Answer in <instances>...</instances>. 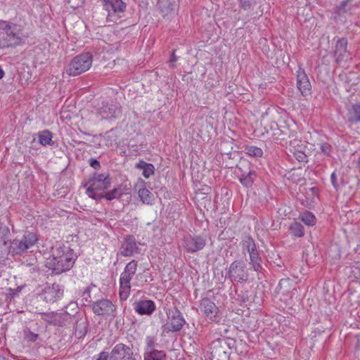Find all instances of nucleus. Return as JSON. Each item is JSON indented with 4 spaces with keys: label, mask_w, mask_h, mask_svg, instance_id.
Wrapping results in <instances>:
<instances>
[{
    "label": "nucleus",
    "mask_w": 360,
    "mask_h": 360,
    "mask_svg": "<svg viewBox=\"0 0 360 360\" xmlns=\"http://www.w3.org/2000/svg\"><path fill=\"white\" fill-rule=\"evenodd\" d=\"M27 38L22 25L0 20V50L23 45Z\"/></svg>",
    "instance_id": "obj_1"
},
{
    "label": "nucleus",
    "mask_w": 360,
    "mask_h": 360,
    "mask_svg": "<svg viewBox=\"0 0 360 360\" xmlns=\"http://www.w3.org/2000/svg\"><path fill=\"white\" fill-rule=\"evenodd\" d=\"M77 259V256L69 247L59 245L52 248L51 256L47 259L46 266L52 273L58 275L70 270Z\"/></svg>",
    "instance_id": "obj_2"
},
{
    "label": "nucleus",
    "mask_w": 360,
    "mask_h": 360,
    "mask_svg": "<svg viewBox=\"0 0 360 360\" xmlns=\"http://www.w3.org/2000/svg\"><path fill=\"white\" fill-rule=\"evenodd\" d=\"M37 240L38 238L35 233L27 232L24 234L22 239L13 240L10 243L9 246H7V243L4 241L2 245L4 249L2 250L3 247L0 245V252L2 257H4L6 254L7 255L10 254L11 255H21L32 248Z\"/></svg>",
    "instance_id": "obj_3"
},
{
    "label": "nucleus",
    "mask_w": 360,
    "mask_h": 360,
    "mask_svg": "<svg viewBox=\"0 0 360 360\" xmlns=\"http://www.w3.org/2000/svg\"><path fill=\"white\" fill-rule=\"evenodd\" d=\"M138 267L137 261L133 259L125 266L120 277V298L127 300L131 292V281Z\"/></svg>",
    "instance_id": "obj_4"
},
{
    "label": "nucleus",
    "mask_w": 360,
    "mask_h": 360,
    "mask_svg": "<svg viewBox=\"0 0 360 360\" xmlns=\"http://www.w3.org/2000/svg\"><path fill=\"white\" fill-rule=\"evenodd\" d=\"M92 55L83 53L74 57L70 61L66 72L70 76H77L87 71L92 64Z\"/></svg>",
    "instance_id": "obj_5"
},
{
    "label": "nucleus",
    "mask_w": 360,
    "mask_h": 360,
    "mask_svg": "<svg viewBox=\"0 0 360 360\" xmlns=\"http://www.w3.org/2000/svg\"><path fill=\"white\" fill-rule=\"evenodd\" d=\"M103 9L108 13L106 20L116 22L124 17L127 4L122 0H100Z\"/></svg>",
    "instance_id": "obj_6"
},
{
    "label": "nucleus",
    "mask_w": 360,
    "mask_h": 360,
    "mask_svg": "<svg viewBox=\"0 0 360 360\" xmlns=\"http://www.w3.org/2000/svg\"><path fill=\"white\" fill-rule=\"evenodd\" d=\"M226 278L231 282L246 283L249 273L245 262L241 259L233 261L227 269Z\"/></svg>",
    "instance_id": "obj_7"
},
{
    "label": "nucleus",
    "mask_w": 360,
    "mask_h": 360,
    "mask_svg": "<svg viewBox=\"0 0 360 360\" xmlns=\"http://www.w3.org/2000/svg\"><path fill=\"white\" fill-rule=\"evenodd\" d=\"M167 321L162 325V330L163 333H169L180 331L186 323L181 312L174 308L167 312Z\"/></svg>",
    "instance_id": "obj_8"
},
{
    "label": "nucleus",
    "mask_w": 360,
    "mask_h": 360,
    "mask_svg": "<svg viewBox=\"0 0 360 360\" xmlns=\"http://www.w3.org/2000/svg\"><path fill=\"white\" fill-rule=\"evenodd\" d=\"M64 293V287L59 283H54L47 285L40 294L41 298L47 303H54L60 300Z\"/></svg>",
    "instance_id": "obj_9"
},
{
    "label": "nucleus",
    "mask_w": 360,
    "mask_h": 360,
    "mask_svg": "<svg viewBox=\"0 0 360 360\" xmlns=\"http://www.w3.org/2000/svg\"><path fill=\"white\" fill-rule=\"evenodd\" d=\"M111 179L108 172L97 173L94 172L89 179L87 187L98 191H105L108 189L111 186Z\"/></svg>",
    "instance_id": "obj_10"
},
{
    "label": "nucleus",
    "mask_w": 360,
    "mask_h": 360,
    "mask_svg": "<svg viewBox=\"0 0 360 360\" xmlns=\"http://www.w3.org/2000/svg\"><path fill=\"white\" fill-rule=\"evenodd\" d=\"M98 114L101 119L112 120L118 118L122 115L121 105L116 101L103 103L102 106L98 110Z\"/></svg>",
    "instance_id": "obj_11"
},
{
    "label": "nucleus",
    "mask_w": 360,
    "mask_h": 360,
    "mask_svg": "<svg viewBox=\"0 0 360 360\" xmlns=\"http://www.w3.org/2000/svg\"><path fill=\"white\" fill-rule=\"evenodd\" d=\"M133 348L123 344L115 345L111 350L110 360H136Z\"/></svg>",
    "instance_id": "obj_12"
},
{
    "label": "nucleus",
    "mask_w": 360,
    "mask_h": 360,
    "mask_svg": "<svg viewBox=\"0 0 360 360\" xmlns=\"http://www.w3.org/2000/svg\"><path fill=\"white\" fill-rule=\"evenodd\" d=\"M141 249L138 247L135 237L127 235L124 237L120 248V255L124 257H131L134 254H139Z\"/></svg>",
    "instance_id": "obj_13"
},
{
    "label": "nucleus",
    "mask_w": 360,
    "mask_h": 360,
    "mask_svg": "<svg viewBox=\"0 0 360 360\" xmlns=\"http://www.w3.org/2000/svg\"><path fill=\"white\" fill-rule=\"evenodd\" d=\"M240 171L239 181L245 187L250 188L252 186L257 177L256 172L250 169V164L246 163V167L243 164L237 166Z\"/></svg>",
    "instance_id": "obj_14"
},
{
    "label": "nucleus",
    "mask_w": 360,
    "mask_h": 360,
    "mask_svg": "<svg viewBox=\"0 0 360 360\" xmlns=\"http://www.w3.org/2000/svg\"><path fill=\"white\" fill-rule=\"evenodd\" d=\"M206 240L200 236H188L184 238V248L186 252L194 253L204 248Z\"/></svg>",
    "instance_id": "obj_15"
},
{
    "label": "nucleus",
    "mask_w": 360,
    "mask_h": 360,
    "mask_svg": "<svg viewBox=\"0 0 360 360\" xmlns=\"http://www.w3.org/2000/svg\"><path fill=\"white\" fill-rule=\"evenodd\" d=\"M199 308L201 312L211 321L216 322L219 321L218 316L217 315L218 313V307L210 298H202L200 302Z\"/></svg>",
    "instance_id": "obj_16"
},
{
    "label": "nucleus",
    "mask_w": 360,
    "mask_h": 360,
    "mask_svg": "<svg viewBox=\"0 0 360 360\" xmlns=\"http://www.w3.org/2000/svg\"><path fill=\"white\" fill-rule=\"evenodd\" d=\"M115 309V306L109 300H100L92 304V310L98 316L109 315L114 312Z\"/></svg>",
    "instance_id": "obj_17"
},
{
    "label": "nucleus",
    "mask_w": 360,
    "mask_h": 360,
    "mask_svg": "<svg viewBox=\"0 0 360 360\" xmlns=\"http://www.w3.org/2000/svg\"><path fill=\"white\" fill-rule=\"evenodd\" d=\"M297 86L302 96H306L311 94V83L304 70L301 67H299L297 71Z\"/></svg>",
    "instance_id": "obj_18"
},
{
    "label": "nucleus",
    "mask_w": 360,
    "mask_h": 360,
    "mask_svg": "<svg viewBox=\"0 0 360 360\" xmlns=\"http://www.w3.org/2000/svg\"><path fill=\"white\" fill-rule=\"evenodd\" d=\"M134 311L139 315H151L155 310V304L150 300H141L133 304Z\"/></svg>",
    "instance_id": "obj_19"
},
{
    "label": "nucleus",
    "mask_w": 360,
    "mask_h": 360,
    "mask_svg": "<svg viewBox=\"0 0 360 360\" xmlns=\"http://www.w3.org/2000/svg\"><path fill=\"white\" fill-rule=\"evenodd\" d=\"M288 132L289 129L287 127H284L283 129H281L276 123H272L271 124L270 131H267L273 141L280 144H283V142L286 141ZM285 143H287V141H285Z\"/></svg>",
    "instance_id": "obj_20"
},
{
    "label": "nucleus",
    "mask_w": 360,
    "mask_h": 360,
    "mask_svg": "<svg viewBox=\"0 0 360 360\" xmlns=\"http://www.w3.org/2000/svg\"><path fill=\"white\" fill-rule=\"evenodd\" d=\"M347 52V39L345 37L339 39L335 44L334 56L337 63H340L345 58Z\"/></svg>",
    "instance_id": "obj_21"
},
{
    "label": "nucleus",
    "mask_w": 360,
    "mask_h": 360,
    "mask_svg": "<svg viewBox=\"0 0 360 360\" xmlns=\"http://www.w3.org/2000/svg\"><path fill=\"white\" fill-rule=\"evenodd\" d=\"M73 319V316L70 314L67 311H63L60 313L56 312L54 326L58 327H64L69 326L72 323Z\"/></svg>",
    "instance_id": "obj_22"
},
{
    "label": "nucleus",
    "mask_w": 360,
    "mask_h": 360,
    "mask_svg": "<svg viewBox=\"0 0 360 360\" xmlns=\"http://www.w3.org/2000/svg\"><path fill=\"white\" fill-rule=\"evenodd\" d=\"M126 186L123 184H119L113 189L105 191L106 200L111 201L115 199L120 198L124 194L126 193Z\"/></svg>",
    "instance_id": "obj_23"
},
{
    "label": "nucleus",
    "mask_w": 360,
    "mask_h": 360,
    "mask_svg": "<svg viewBox=\"0 0 360 360\" xmlns=\"http://www.w3.org/2000/svg\"><path fill=\"white\" fill-rule=\"evenodd\" d=\"M135 167L143 170V176L146 179H148L155 172L154 165L151 163H147L143 160H139V162L136 164Z\"/></svg>",
    "instance_id": "obj_24"
},
{
    "label": "nucleus",
    "mask_w": 360,
    "mask_h": 360,
    "mask_svg": "<svg viewBox=\"0 0 360 360\" xmlns=\"http://www.w3.org/2000/svg\"><path fill=\"white\" fill-rule=\"evenodd\" d=\"M161 11L165 15L175 11L178 7V0H160Z\"/></svg>",
    "instance_id": "obj_25"
},
{
    "label": "nucleus",
    "mask_w": 360,
    "mask_h": 360,
    "mask_svg": "<svg viewBox=\"0 0 360 360\" xmlns=\"http://www.w3.org/2000/svg\"><path fill=\"white\" fill-rule=\"evenodd\" d=\"M243 249L247 250L249 255L258 251L253 238L250 236H245L241 242Z\"/></svg>",
    "instance_id": "obj_26"
},
{
    "label": "nucleus",
    "mask_w": 360,
    "mask_h": 360,
    "mask_svg": "<svg viewBox=\"0 0 360 360\" xmlns=\"http://www.w3.org/2000/svg\"><path fill=\"white\" fill-rule=\"evenodd\" d=\"M144 360H166L167 354L163 350H152L148 352H144Z\"/></svg>",
    "instance_id": "obj_27"
},
{
    "label": "nucleus",
    "mask_w": 360,
    "mask_h": 360,
    "mask_svg": "<svg viewBox=\"0 0 360 360\" xmlns=\"http://www.w3.org/2000/svg\"><path fill=\"white\" fill-rule=\"evenodd\" d=\"M228 346V343L224 339H218L212 343V354L213 356L214 355L220 356V353L223 352L226 354V352L223 349Z\"/></svg>",
    "instance_id": "obj_28"
},
{
    "label": "nucleus",
    "mask_w": 360,
    "mask_h": 360,
    "mask_svg": "<svg viewBox=\"0 0 360 360\" xmlns=\"http://www.w3.org/2000/svg\"><path fill=\"white\" fill-rule=\"evenodd\" d=\"M84 187L86 188V194L89 198L97 201L103 198L106 200V193L105 191H98L97 189H93L90 187H87V184H84Z\"/></svg>",
    "instance_id": "obj_29"
},
{
    "label": "nucleus",
    "mask_w": 360,
    "mask_h": 360,
    "mask_svg": "<svg viewBox=\"0 0 360 360\" xmlns=\"http://www.w3.org/2000/svg\"><path fill=\"white\" fill-rule=\"evenodd\" d=\"M348 120L351 123L360 122V104H354L348 111Z\"/></svg>",
    "instance_id": "obj_30"
},
{
    "label": "nucleus",
    "mask_w": 360,
    "mask_h": 360,
    "mask_svg": "<svg viewBox=\"0 0 360 360\" xmlns=\"http://www.w3.org/2000/svg\"><path fill=\"white\" fill-rule=\"evenodd\" d=\"M39 142L42 146L52 145V133L49 130H44L38 133Z\"/></svg>",
    "instance_id": "obj_31"
},
{
    "label": "nucleus",
    "mask_w": 360,
    "mask_h": 360,
    "mask_svg": "<svg viewBox=\"0 0 360 360\" xmlns=\"http://www.w3.org/2000/svg\"><path fill=\"white\" fill-rule=\"evenodd\" d=\"M289 231L291 235L295 237H303L304 235V226L297 221L292 223L289 227Z\"/></svg>",
    "instance_id": "obj_32"
},
{
    "label": "nucleus",
    "mask_w": 360,
    "mask_h": 360,
    "mask_svg": "<svg viewBox=\"0 0 360 360\" xmlns=\"http://www.w3.org/2000/svg\"><path fill=\"white\" fill-rule=\"evenodd\" d=\"M243 149L247 155L253 158H260L263 155L262 149L257 146L245 145Z\"/></svg>",
    "instance_id": "obj_33"
},
{
    "label": "nucleus",
    "mask_w": 360,
    "mask_h": 360,
    "mask_svg": "<svg viewBox=\"0 0 360 360\" xmlns=\"http://www.w3.org/2000/svg\"><path fill=\"white\" fill-rule=\"evenodd\" d=\"M138 194L143 203L147 205L152 204L153 195L149 190L143 187L139 190Z\"/></svg>",
    "instance_id": "obj_34"
},
{
    "label": "nucleus",
    "mask_w": 360,
    "mask_h": 360,
    "mask_svg": "<svg viewBox=\"0 0 360 360\" xmlns=\"http://www.w3.org/2000/svg\"><path fill=\"white\" fill-rule=\"evenodd\" d=\"M300 219L308 226H313L316 223L315 216L309 211H305L300 217Z\"/></svg>",
    "instance_id": "obj_35"
},
{
    "label": "nucleus",
    "mask_w": 360,
    "mask_h": 360,
    "mask_svg": "<svg viewBox=\"0 0 360 360\" xmlns=\"http://www.w3.org/2000/svg\"><path fill=\"white\" fill-rule=\"evenodd\" d=\"M156 339L153 336H147L146 338V347L145 352H148L149 351L155 350V346L157 345Z\"/></svg>",
    "instance_id": "obj_36"
},
{
    "label": "nucleus",
    "mask_w": 360,
    "mask_h": 360,
    "mask_svg": "<svg viewBox=\"0 0 360 360\" xmlns=\"http://www.w3.org/2000/svg\"><path fill=\"white\" fill-rule=\"evenodd\" d=\"M257 4V0H240V7L246 11L253 10Z\"/></svg>",
    "instance_id": "obj_37"
},
{
    "label": "nucleus",
    "mask_w": 360,
    "mask_h": 360,
    "mask_svg": "<svg viewBox=\"0 0 360 360\" xmlns=\"http://www.w3.org/2000/svg\"><path fill=\"white\" fill-rule=\"evenodd\" d=\"M351 1L352 0H344L340 3V4L337 7L338 13L339 15L346 13L351 10L350 7H347L348 3Z\"/></svg>",
    "instance_id": "obj_38"
},
{
    "label": "nucleus",
    "mask_w": 360,
    "mask_h": 360,
    "mask_svg": "<svg viewBox=\"0 0 360 360\" xmlns=\"http://www.w3.org/2000/svg\"><path fill=\"white\" fill-rule=\"evenodd\" d=\"M294 156L296 158L297 161L300 162H308V157L307 155L302 151L300 150H295L294 153Z\"/></svg>",
    "instance_id": "obj_39"
},
{
    "label": "nucleus",
    "mask_w": 360,
    "mask_h": 360,
    "mask_svg": "<svg viewBox=\"0 0 360 360\" xmlns=\"http://www.w3.org/2000/svg\"><path fill=\"white\" fill-rule=\"evenodd\" d=\"M111 358V352L109 353L105 351H103L100 352L98 354L95 355L93 357V360H110Z\"/></svg>",
    "instance_id": "obj_40"
},
{
    "label": "nucleus",
    "mask_w": 360,
    "mask_h": 360,
    "mask_svg": "<svg viewBox=\"0 0 360 360\" xmlns=\"http://www.w3.org/2000/svg\"><path fill=\"white\" fill-rule=\"evenodd\" d=\"M249 256H250V262H249L250 264L262 262V259L259 256L258 251L255 252V253L249 255Z\"/></svg>",
    "instance_id": "obj_41"
},
{
    "label": "nucleus",
    "mask_w": 360,
    "mask_h": 360,
    "mask_svg": "<svg viewBox=\"0 0 360 360\" xmlns=\"http://www.w3.org/2000/svg\"><path fill=\"white\" fill-rule=\"evenodd\" d=\"M56 316V312L52 311L47 313L44 314V320L49 324L54 326Z\"/></svg>",
    "instance_id": "obj_42"
},
{
    "label": "nucleus",
    "mask_w": 360,
    "mask_h": 360,
    "mask_svg": "<svg viewBox=\"0 0 360 360\" xmlns=\"http://www.w3.org/2000/svg\"><path fill=\"white\" fill-rule=\"evenodd\" d=\"M38 337H39L38 334L34 333H33V332H32L30 330H29L27 333L25 332V338L28 341L34 342V341L37 340Z\"/></svg>",
    "instance_id": "obj_43"
},
{
    "label": "nucleus",
    "mask_w": 360,
    "mask_h": 360,
    "mask_svg": "<svg viewBox=\"0 0 360 360\" xmlns=\"http://www.w3.org/2000/svg\"><path fill=\"white\" fill-rule=\"evenodd\" d=\"M252 269L258 274H263L264 268L263 267L262 262H257L255 264H250Z\"/></svg>",
    "instance_id": "obj_44"
},
{
    "label": "nucleus",
    "mask_w": 360,
    "mask_h": 360,
    "mask_svg": "<svg viewBox=\"0 0 360 360\" xmlns=\"http://www.w3.org/2000/svg\"><path fill=\"white\" fill-rule=\"evenodd\" d=\"M320 149L324 155H329L331 151V146L330 144L325 143L321 145Z\"/></svg>",
    "instance_id": "obj_45"
},
{
    "label": "nucleus",
    "mask_w": 360,
    "mask_h": 360,
    "mask_svg": "<svg viewBox=\"0 0 360 360\" xmlns=\"http://www.w3.org/2000/svg\"><path fill=\"white\" fill-rule=\"evenodd\" d=\"M89 165L91 167L95 169H99L101 168V164L98 160L94 158H90L89 160Z\"/></svg>",
    "instance_id": "obj_46"
},
{
    "label": "nucleus",
    "mask_w": 360,
    "mask_h": 360,
    "mask_svg": "<svg viewBox=\"0 0 360 360\" xmlns=\"http://www.w3.org/2000/svg\"><path fill=\"white\" fill-rule=\"evenodd\" d=\"M330 181H331L333 187L336 190H338V188H339V185L338 184V182H337V176H336V174L335 172L331 174Z\"/></svg>",
    "instance_id": "obj_47"
},
{
    "label": "nucleus",
    "mask_w": 360,
    "mask_h": 360,
    "mask_svg": "<svg viewBox=\"0 0 360 360\" xmlns=\"http://www.w3.org/2000/svg\"><path fill=\"white\" fill-rule=\"evenodd\" d=\"M177 60V58L175 56L174 50L172 51L171 58L169 60L170 67L174 68L175 67L174 63Z\"/></svg>",
    "instance_id": "obj_48"
},
{
    "label": "nucleus",
    "mask_w": 360,
    "mask_h": 360,
    "mask_svg": "<svg viewBox=\"0 0 360 360\" xmlns=\"http://www.w3.org/2000/svg\"><path fill=\"white\" fill-rule=\"evenodd\" d=\"M289 284V281L288 280H281L279 282L278 286L280 287V289H282L283 286L286 287L287 285Z\"/></svg>",
    "instance_id": "obj_49"
},
{
    "label": "nucleus",
    "mask_w": 360,
    "mask_h": 360,
    "mask_svg": "<svg viewBox=\"0 0 360 360\" xmlns=\"http://www.w3.org/2000/svg\"><path fill=\"white\" fill-rule=\"evenodd\" d=\"M356 271H354L355 274H358L357 278H360V264L355 268Z\"/></svg>",
    "instance_id": "obj_50"
},
{
    "label": "nucleus",
    "mask_w": 360,
    "mask_h": 360,
    "mask_svg": "<svg viewBox=\"0 0 360 360\" xmlns=\"http://www.w3.org/2000/svg\"><path fill=\"white\" fill-rule=\"evenodd\" d=\"M5 75V72L3 69L0 67V79H2Z\"/></svg>",
    "instance_id": "obj_51"
},
{
    "label": "nucleus",
    "mask_w": 360,
    "mask_h": 360,
    "mask_svg": "<svg viewBox=\"0 0 360 360\" xmlns=\"http://www.w3.org/2000/svg\"><path fill=\"white\" fill-rule=\"evenodd\" d=\"M242 300H243V302H248L249 300L248 297L245 296V295H243L242 297Z\"/></svg>",
    "instance_id": "obj_52"
},
{
    "label": "nucleus",
    "mask_w": 360,
    "mask_h": 360,
    "mask_svg": "<svg viewBox=\"0 0 360 360\" xmlns=\"http://www.w3.org/2000/svg\"><path fill=\"white\" fill-rule=\"evenodd\" d=\"M90 289H91V288H90V287H87V288L85 289V290H84V293H89V292H90Z\"/></svg>",
    "instance_id": "obj_53"
},
{
    "label": "nucleus",
    "mask_w": 360,
    "mask_h": 360,
    "mask_svg": "<svg viewBox=\"0 0 360 360\" xmlns=\"http://www.w3.org/2000/svg\"><path fill=\"white\" fill-rule=\"evenodd\" d=\"M262 13H263V12H262V11H261V13L259 15V16L262 15Z\"/></svg>",
    "instance_id": "obj_54"
},
{
    "label": "nucleus",
    "mask_w": 360,
    "mask_h": 360,
    "mask_svg": "<svg viewBox=\"0 0 360 360\" xmlns=\"http://www.w3.org/2000/svg\"><path fill=\"white\" fill-rule=\"evenodd\" d=\"M257 18V16L255 15V16L253 17V19H256Z\"/></svg>",
    "instance_id": "obj_55"
},
{
    "label": "nucleus",
    "mask_w": 360,
    "mask_h": 360,
    "mask_svg": "<svg viewBox=\"0 0 360 360\" xmlns=\"http://www.w3.org/2000/svg\"><path fill=\"white\" fill-rule=\"evenodd\" d=\"M2 360H6L4 358H2Z\"/></svg>",
    "instance_id": "obj_56"
}]
</instances>
